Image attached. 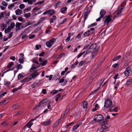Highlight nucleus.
Listing matches in <instances>:
<instances>
[{
	"instance_id": "1",
	"label": "nucleus",
	"mask_w": 132,
	"mask_h": 132,
	"mask_svg": "<svg viewBox=\"0 0 132 132\" xmlns=\"http://www.w3.org/2000/svg\"><path fill=\"white\" fill-rule=\"evenodd\" d=\"M97 47L96 43L93 44L89 47L88 49L86 51V53L87 54L90 52H92V57L94 58L97 55L99 51L98 48H97Z\"/></svg>"
},
{
	"instance_id": "2",
	"label": "nucleus",
	"mask_w": 132,
	"mask_h": 132,
	"mask_svg": "<svg viewBox=\"0 0 132 132\" xmlns=\"http://www.w3.org/2000/svg\"><path fill=\"white\" fill-rule=\"evenodd\" d=\"M103 117L101 114H98L96 115L94 118V121H96L100 124H102L104 123L105 121L103 120Z\"/></svg>"
},
{
	"instance_id": "3",
	"label": "nucleus",
	"mask_w": 132,
	"mask_h": 132,
	"mask_svg": "<svg viewBox=\"0 0 132 132\" xmlns=\"http://www.w3.org/2000/svg\"><path fill=\"white\" fill-rule=\"evenodd\" d=\"M113 106L112 105V102L111 100L110 99L106 100L104 103V107L106 108L109 107L113 108Z\"/></svg>"
},
{
	"instance_id": "4",
	"label": "nucleus",
	"mask_w": 132,
	"mask_h": 132,
	"mask_svg": "<svg viewBox=\"0 0 132 132\" xmlns=\"http://www.w3.org/2000/svg\"><path fill=\"white\" fill-rule=\"evenodd\" d=\"M123 9V8H122L120 6H119L118 7L117 10L115 12V13H116V14L113 17V19H114L115 18L121 15L122 11Z\"/></svg>"
},
{
	"instance_id": "5",
	"label": "nucleus",
	"mask_w": 132,
	"mask_h": 132,
	"mask_svg": "<svg viewBox=\"0 0 132 132\" xmlns=\"http://www.w3.org/2000/svg\"><path fill=\"white\" fill-rule=\"evenodd\" d=\"M102 125L101 128L105 131H106L109 130V127H110V125L106 122L105 121L104 123L102 124H100Z\"/></svg>"
},
{
	"instance_id": "6",
	"label": "nucleus",
	"mask_w": 132,
	"mask_h": 132,
	"mask_svg": "<svg viewBox=\"0 0 132 132\" xmlns=\"http://www.w3.org/2000/svg\"><path fill=\"white\" fill-rule=\"evenodd\" d=\"M56 39L55 38H52L49 41L46 42V45L47 47L49 48H51L54 43L55 42Z\"/></svg>"
},
{
	"instance_id": "7",
	"label": "nucleus",
	"mask_w": 132,
	"mask_h": 132,
	"mask_svg": "<svg viewBox=\"0 0 132 132\" xmlns=\"http://www.w3.org/2000/svg\"><path fill=\"white\" fill-rule=\"evenodd\" d=\"M112 17V15H108L104 17V23L105 24H106L107 25H108L109 23L112 21L111 18Z\"/></svg>"
},
{
	"instance_id": "8",
	"label": "nucleus",
	"mask_w": 132,
	"mask_h": 132,
	"mask_svg": "<svg viewBox=\"0 0 132 132\" xmlns=\"http://www.w3.org/2000/svg\"><path fill=\"white\" fill-rule=\"evenodd\" d=\"M39 75V73L37 72V70H36L34 72L31 74L30 76L32 77V78L34 79Z\"/></svg>"
},
{
	"instance_id": "9",
	"label": "nucleus",
	"mask_w": 132,
	"mask_h": 132,
	"mask_svg": "<svg viewBox=\"0 0 132 132\" xmlns=\"http://www.w3.org/2000/svg\"><path fill=\"white\" fill-rule=\"evenodd\" d=\"M51 124V120L50 119H48L46 121L43 122L42 123H41V125L45 126H46L48 125H50Z\"/></svg>"
},
{
	"instance_id": "10",
	"label": "nucleus",
	"mask_w": 132,
	"mask_h": 132,
	"mask_svg": "<svg viewBox=\"0 0 132 132\" xmlns=\"http://www.w3.org/2000/svg\"><path fill=\"white\" fill-rule=\"evenodd\" d=\"M22 24V23H21L17 22L16 23L15 26L16 27L15 30L16 31H18L20 29V27Z\"/></svg>"
},
{
	"instance_id": "11",
	"label": "nucleus",
	"mask_w": 132,
	"mask_h": 132,
	"mask_svg": "<svg viewBox=\"0 0 132 132\" xmlns=\"http://www.w3.org/2000/svg\"><path fill=\"white\" fill-rule=\"evenodd\" d=\"M48 102V101L47 99H45L41 101L39 103V105H38V107H39L40 105H45Z\"/></svg>"
},
{
	"instance_id": "12",
	"label": "nucleus",
	"mask_w": 132,
	"mask_h": 132,
	"mask_svg": "<svg viewBox=\"0 0 132 132\" xmlns=\"http://www.w3.org/2000/svg\"><path fill=\"white\" fill-rule=\"evenodd\" d=\"M89 31V30H87L84 33L83 35L84 37L88 36L91 35L92 34V32L91 33H90Z\"/></svg>"
},
{
	"instance_id": "13",
	"label": "nucleus",
	"mask_w": 132,
	"mask_h": 132,
	"mask_svg": "<svg viewBox=\"0 0 132 132\" xmlns=\"http://www.w3.org/2000/svg\"><path fill=\"white\" fill-rule=\"evenodd\" d=\"M31 79H32L31 78L26 77L24 79L21 80L20 81L22 83H23L24 82L29 81L31 80Z\"/></svg>"
},
{
	"instance_id": "14",
	"label": "nucleus",
	"mask_w": 132,
	"mask_h": 132,
	"mask_svg": "<svg viewBox=\"0 0 132 132\" xmlns=\"http://www.w3.org/2000/svg\"><path fill=\"white\" fill-rule=\"evenodd\" d=\"M106 13V12L105 11L104 9H102L101 11L100 14L101 15L100 16L102 18H103Z\"/></svg>"
},
{
	"instance_id": "15",
	"label": "nucleus",
	"mask_w": 132,
	"mask_h": 132,
	"mask_svg": "<svg viewBox=\"0 0 132 132\" xmlns=\"http://www.w3.org/2000/svg\"><path fill=\"white\" fill-rule=\"evenodd\" d=\"M67 7L66 6L63 7L61 9V12L63 14H65L67 12Z\"/></svg>"
},
{
	"instance_id": "16",
	"label": "nucleus",
	"mask_w": 132,
	"mask_h": 132,
	"mask_svg": "<svg viewBox=\"0 0 132 132\" xmlns=\"http://www.w3.org/2000/svg\"><path fill=\"white\" fill-rule=\"evenodd\" d=\"M49 10L48 15L52 16L55 14V12L53 10Z\"/></svg>"
},
{
	"instance_id": "17",
	"label": "nucleus",
	"mask_w": 132,
	"mask_h": 132,
	"mask_svg": "<svg viewBox=\"0 0 132 132\" xmlns=\"http://www.w3.org/2000/svg\"><path fill=\"white\" fill-rule=\"evenodd\" d=\"M56 18V17L55 15H54L50 19V22L51 23H53L54 22V20H55Z\"/></svg>"
},
{
	"instance_id": "18",
	"label": "nucleus",
	"mask_w": 132,
	"mask_h": 132,
	"mask_svg": "<svg viewBox=\"0 0 132 132\" xmlns=\"http://www.w3.org/2000/svg\"><path fill=\"white\" fill-rule=\"evenodd\" d=\"M15 13L17 15H19L21 14L22 12V11L19 9H18L15 11Z\"/></svg>"
},
{
	"instance_id": "19",
	"label": "nucleus",
	"mask_w": 132,
	"mask_h": 132,
	"mask_svg": "<svg viewBox=\"0 0 132 132\" xmlns=\"http://www.w3.org/2000/svg\"><path fill=\"white\" fill-rule=\"evenodd\" d=\"M132 79L127 80L126 82V84L127 85L130 86L132 84Z\"/></svg>"
},
{
	"instance_id": "20",
	"label": "nucleus",
	"mask_w": 132,
	"mask_h": 132,
	"mask_svg": "<svg viewBox=\"0 0 132 132\" xmlns=\"http://www.w3.org/2000/svg\"><path fill=\"white\" fill-rule=\"evenodd\" d=\"M4 84L5 86L8 87L9 86L10 84V82L9 81H7L6 80H4Z\"/></svg>"
},
{
	"instance_id": "21",
	"label": "nucleus",
	"mask_w": 132,
	"mask_h": 132,
	"mask_svg": "<svg viewBox=\"0 0 132 132\" xmlns=\"http://www.w3.org/2000/svg\"><path fill=\"white\" fill-rule=\"evenodd\" d=\"M15 26V24L14 23L12 22H11L10 26L9 27V28L11 29H13Z\"/></svg>"
},
{
	"instance_id": "22",
	"label": "nucleus",
	"mask_w": 132,
	"mask_h": 132,
	"mask_svg": "<svg viewBox=\"0 0 132 132\" xmlns=\"http://www.w3.org/2000/svg\"><path fill=\"white\" fill-rule=\"evenodd\" d=\"M1 29L3 31L7 27L6 25L4 23H2L1 25Z\"/></svg>"
},
{
	"instance_id": "23",
	"label": "nucleus",
	"mask_w": 132,
	"mask_h": 132,
	"mask_svg": "<svg viewBox=\"0 0 132 132\" xmlns=\"http://www.w3.org/2000/svg\"><path fill=\"white\" fill-rule=\"evenodd\" d=\"M24 58L23 57L21 56L19 60V62L20 63H22L24 62Z\"/></svg>"
},
{
	"instance_id": "24",
	"label": "nucleus",
	"mask_w": 132,
	"mask_h": 132,
	"mask_svg": "<svg viewBox=\"0 0 132 132\" xmlns=\"http://www.w3.org/2000/svg\"><path fill=\"white\" fill-rule=\"evenodd\" d=\"M14 65V63L13 62H9L7 65V68H10Z\"/></svg>"
},
{
	"instance_id": "25",
	"label": "nucleus",
	"mask_w": 132,
	"mask_h": 132,
	"mask_svg": "<svg viewBox=\"0 0 132 132\" xmlns=\"http://www.w3.org/2000/svg\"><path fill=\"white\" fill-rule=\"evenodd\" d=\"M33 123H31L30 121L27 123L24 127H27L28 128H29L32 125Z\"/></svg>"
},
{
	"instance_id": "26",
	"label": "nucleus",
	"mask_w": 132,
	"mask_h": 132,
	"mask_svg": "<svg viewBox=\"0 0 132 132\" xmlns=\"http://www.w3.org/2000/svg\"><path fill=\"white\" fill-rule=\"evenodd\" d=\"M87 105V103L86 101H84L83 104V106L84 109H86Z\"/></svg>"
},
{
	"instance_id": "27",
	"label": "nucleus",
	"mask_w": 132,
	"mask_h": 132,
	"mask_svg": "<svg viewBox=\"0 0 132 132\" xmlns=\"http://www.w3.org/2000/svg\"><path fill=\"white\" fill-rule=\"evenodd\" d=\"M21 87L19 86L18 88H15L12 90V92L13 93H15L16 91L20 89Z\"/></svg>"
},
{
	"instance_id": "28",
	"label": "nucleus",
	"mask_w": 132,
	"mask_h": 132,
	"mask_svg": "<svg viewBox=\"0 0 132 132\" xmlns=\"http://www.w3.org/2000/svg\"><path fill=\"white\" fill-rule=\"evenodd\" d=\"M61 95V94L60 93L56 95L55 98V100L56 101H57L58 100L59 97Z\"/></svg>"
},
{
	"instance_id": "29",
	"label": "nucleus",
	"mask_w": 132,
	"mask_h": 132,
	"mask_svg": "<svg viewBox=\"0 0 132 132\" xmlns=\"http://www.w3.org/2000/svg\"><path fill=\"white\" fill-rule=\"evenodd\" d=\"M71 33L70 32L69 33H68V37L67 38L65 39L66 42H68L70 40V37H71Z\"/></svg>"
},
{
	"instance_id": "30",
	"label": "nucleus",
	"mask_w": 132,
	"mask_h": 132,
	"mask_svg": "<svg viewBox=\"0 0 132 132\" xmlns=\"http://www.w3.org/2000/svg\"><path fill=\"white\" fill-rule=\"evenodd\" d=\"M121 56L120 55H119L117 57H114L113 59V61H117V60L121 58Z\"/></svg>"
},
{
	"instance_id": "31",
	"label": "nucleus",
	"mask_w": 132,
	"mask_h": 132,
	"mask_svg": "<svg viewBox=\"0 0 132 132\" xmlns=\"http://www.w3.org/2000/svg\"><path fill=\"white\" fill-rule=\"evenodd\" d=\"M67 21V19H66V18L64 19L62 22H61L60 23H58V26H60L61 24H64V23L66 22Z\"/></svg>"
},
{
	"instance_id": "32",
	"label": "nucleus",
	"mask_w": 132,
	"mask_h": 132,
	"mask_svg": "<svg viewBox=\"0 0 132 132\" xmlns=\"http://www.w3.org/2000/svg\"><path fill=\"white\" fill-rule=\"evenodd\" d=\"M38 83L34 82L31 85V87L32 88H34L35 87L37 86L38 85Z\"/></svg>"
},
{
	"instance_id": "33",
	"label": "nucleus",
	"mask_w": 132,
	"mask_h": 132,
	"mask_svg": "<svg viewBox=\"0 0 132 132\" xmlns=\"http://www.w3.org/2000/svg\"><path fill=\"white\" fill-rule=\"evenodd\" d=\"M11 29L8 27L5 30V32L6 33H8L11 31Z\"/></svg>"
},
{
	"instance_id": "34",
	"label": "nucleus",
	"mask_w": 132,
	"mask_h": 132,
	"mask_svg": "<svg viewBox=\"0 0 132 132\" xmlns=\"http://www.w3.org/2000/svg\"><path fill=\"white\" fill-rule=\"evenodd\" d=\"M58 92V90L54 89L51 92V93L53 94H54L57 93Z\"/></svg>"
},
{
	"instance_id": "35",
	"label": "nucleus",
	"mask_w": 132,
	"mask_h": 132,
	"mask_svg": "<svg viewBox=\"0 0 132 132\" xmlns=\"http://www.w3.org/2000/svg\"><path fill=\"white\" fill-rule=\"evenodd\" d=\"M47 62L48 61L46 60L43 61L42 63H40V64H41L42 66H44L47 64Z\"/></svg>"
},
{
	"instance_id": "36",
	"label": "nucleus",
	"mask_w": 132,
	"mask_h": 132,
	"mask_svg": "<svg viewBox=\"0 0 132 132\" xmlns=\"http://www.w3.org/2000/svg\"><path fill=\"white\" fill-rule=\"evenodd\" d=\"M88 13L87 12H85L84 13V18L85 19L84 21L87 18V17L88 15Z\"/></svg>"
},
{
	"instance_id": "37",
	"label": "nucleus",
	"mask_w": 132,
	"mask_h": 132,
	"mask_svg": "<svg viewBox=\"0 0 132 132\" xmlns=\"http://www.w3.org/2000/svg\"><path fill=\"white\" fill-rule=\"evenodd\" d=\"M18 70L21 69L22 68V66L21 64H18L16 66Z\"/></svg>"
},
{
	"instance_id": "38",
	"label": "nucleus",
	"mask_w": 132,
	"mask_h": 132,
	"mask_svg": "<svg viewBox=\"0 0 132 132\" xmlns=\"http://www.w3.org/2000/svg\"><path fill=\"white\" fill-rule=\"evenodd\" d=\"M60 122L58 121H57L53 125V128H55L56 126H57L60 123Z\"/></svg>"
},
{
	"instance_id": "39",
	"label": "nucleus",
	"mask_w": 132,
	"mask_h": 132,
	"mask_svg": "<svg viewBox=\"0 0 132 132\" xmlns=\"http://www.w3.org/2000/svg\"><path fill=\"white\" fill-rule=\"evenodd\" d=\"M70 110V109L69 108H68L67 110L64 111L63 113L64 115L66 116L67 115L68 113L69 112Z\"/></svg>"
},
{
	"instance_id": "40",
	"label": "nucleus",
	"mask_w": 132,
	"mask_h": 132,
	"mask_svg": "<svg viewBox=\"0 0 132 132\" xmlns=\"http://www.w3.org/2000/svg\"><path fill=\"white\" fill-rule=\"evenodd\" d=\"M31 14L30 13L25 14H24V16L26 18H29Z\"/></svg>"
},
{
	"instance_id": "41",
	"label": "nucleus",
	"mask_w": 132,
	"mask_h": 132,
	"mask_svg": "<svg viewBox=\"0 0 132 132\" xmlns=\"http://www.w3.org/2000/svg\"><path fill=\"white\" fill-rule=\"evenodd\" d=\"M78 127V126L77 125H74L73 127L72 130L73 131L75 130Z\"/></svg>"
},
{
	"instance_id": "42",
	"label": "nucleus",
	"mask_w": 132,
	"mask_h": 132,
	"mask_svg": "<svg viewBox=\"0 0 132 132\" xmlns=\"http://www.w3.org/2000/svg\"><path fill=\"white\" fill-rule=\"evenodd\" d=\"M23 77V76L21 73H20L18 76V78L19 79H20Z\"/></svg>"
},
{
	"instance_id": "43",
	"label": "nucleus",
	"mask_w": 132,
	"mask_h": 132,
	"mask_svg": "<svg viewBox=\"0 0 132 132\" xmlns=\"http://www.w3.org/2000/svg\"><path fill=\"white\" fill-rule=\"evenodd\" d=\"M61 2L60 1H58L57 2L56 4L54 5V6L55 8H56L57 6L59 5L61 3Z\"/></svg>"
},
{
	"instance_id": "44",
	"label": "nucleus",
	"mask_w": 132,
	"mask_h": 132,
	"mask_svg": "<svg viewBox=\"0 0 132 132\" xmlns=\"http://www.w3.org/2000/svg\"><path fill=\"white\" fill-rule=\"evenodd\" d=\"M73 122H72L69 123L65 127L66 128H68L69 126L72 125H73Z\"/></svg>"
},
{
	"instance_id": "45",
	"label": "nucleus",
	"mask_w": 132,
	"mask_h": 132,
	"mask_svg": "<svg viewBox=\"0 0 132 132\" xmlns=\"http://www.w3.org/2000/svg\"><path fill=\"white\" fill-rule=\"evenodd\" d=\"M25 7V5H24V4H21L19 6V8L20 9H24V8Z\"/></svg>"
},
{
	"instance_id": "46",
	"label": "nucleus",
	"mask_w": 132,
	"mask_h": 132,
	"mask_svg": "<svg viewBox=\"0 0 132 132\" xmlns=\"http://www.w3.org/2000/svg\"><path fill=\"white\" fill-rule=\"evenodd\" d=\"M97 24V23H92L91 24H90L88 26V28H89L91 27H92L93 26H95Z\"/></svg>"
},
{
	"instance_id": "47",
	"label": "nucleus",
	"mask_w": 132,
	"mask_h": 132,
	"mask_svg": "<svg viewBox=\"0 0 132 132\" xmlns=\"http://www.w3.org/2000/svg\"><path fill=\"white\" fill-rule=\"evenodd\" d=\"M31 10V7H29V8L25 9L24 10V12L25 13L27 12H28L29 11H30Z\"/></svg>"
},
{
	"instance_id": "48",
	"label": "nucleus",
	"mask_w": 132,
	"mask_h": 132,
	"mask_svg": "<svg viewBox=\"0 0 132 132\" xmlns=\"http://www.w3.org/2000/svg\"><path fill=\"white\" fill-rule=\"evenodd\" d=\"M22 111H19L17 113L15 114V115L14 116H13L14 117H15L16 116H17V115H18L20 114L21 113H22Z\"/></svg>"
},
{
	"instance_id": "49",
	"label": "nucleus",
	"mask_w": 132,
	"mask_h": 132,
	"mask_svg": "<svg viewBox=\"0 0 132 132\" xmlns=\"http://www.w3.org/2000/svg\"><path fill=\"white\" fill-rule=\"evenodd\" d=\"M35 37V35H29V38L30 39H32L34 38Z\"/></svg>"
},
{
	"instance_id": "50",
	"label": "nucleus",
	"mask_w": 132,
	"mask_h": 132,
	"mask_svg": "<svg viewBox=\"0 0 132 132\" xmlns=\"http://www.w3.org/2000/svg\"><path fill=\"white\" fill-rule=\"evenodd\" d=\"M41 47V46L40 45H36L35 46L37 50H39Z\"/></svg>"
},
{
	"instance_id": "51",
	"label": "nucleus",
	"mask_w": 132,
	"mask_h": 132,
	"mask_svg": "<svg viewBox=\"0 0 132 132\" xmlns=\"http://www.w3.org/2000/svg\"><path fill=\"white\" fill-rule=\"evenodd\" d=\"M33 62L35 63L36 64H39V63L38 62L37 60H36L34 58L32 60Z\"/></svg>"
},
{
	"instance_id": "52",
	"label": "nucleus",
	"mask_w": 132,
	"mask_h": 132,
	"mask_svg": "<svg viewBox=\"0 0 132 132\" xmlns=\"http://www.w3.org/2000/svg\"><path fill=\"white\" fill-rule=\"evenodd\" d=\"M2 4L3 6H6L7 5L8 3L5 1H3L2 2Z\"/></svg>"
},
{
	"instance_id": "53",
	"label": "nucleus",
	"mask_w": 132,
	"mask_h": 132,
	"mask_svg": "<svg viewBox=\"0 0 132 132\" xmlns=\"http://www.w3.org/2000/svg\"><path fill=\"white\" fill-rule=\"evenodd\" d=\"M14 6L13 5V4H12L10 5H9L8 6V8L10 9H11L14 7Z\"/></svg>"
},
{
	"instance_id": "54",
	"label": "nucleus",
	"mask_w": 132,
	"mask_h": 132,
	"mask_svg": "<svg viewBox=\"0 0 132 132\" xmlns=\"http://www.w3.org/2000/svg\"><path fill=\"white\" fill-rule=\"evenodd\" d=\"M126 3L124 1L121 5L120 6H120L122 8L126 4Z\"/></svg>"
},
{
	"instance_id": "55",
	"label": "nucleus",
	"mask_w": 132,
	"mask_h": 132,
	"mask_svg": "<svg viewBox=\"0 0 132 132\" xmlns=\"http://www.w3.org/2000/svg\"><path fill=\"white\" fill-rule=\"evenodd\" d=\"M94 29L93 28H90V29L89 30H89V32L90 33H91L92 32H93L94 31Z\"/></svg>"
},
{
	"instance_id": "56",
	"label": "nucleus",
	"mask_w": 132,
	"mask_h": 132,
	"mask_svg": "<svg viewBox=\"0 0 132 132\" xmlns=\"http://www.w3.org/2000/svg\"><path fill=\"white\" fill-rule=\"evenodd\" d=\"M124 73L125 75L126 76H128L129 75V72H128L125 71L124 72Z\"/></svg>"
},
{
	"instance_id": "57",
	"label": "nucleus",
	"mask_w": 132,
	"mask_h": 132,
	"mask_svg": "<svg viewBox=\"0 0 132 132\" xmlns=\"http://www.w3.org/2000/svg\"><path fill=\"white\" fill-rule=\"evenodd\" d=\"M64 54L61 53L56 58L57 59H58L60 58H61L62 57V56L63 55H64Z\"/></svg>"
},
{
	"instance_id": "58",
	"label": "nucleus",
	"mask_w": 132,
	"mask_h": 132,
	"mask_svg": "<svg viewBox=\"0 0 132 132\" xmlns=\"http://www.w3.org/2000/svg\"><path fill=\"white\" fill-rule=\"evenodd\" d=\"M44 2V1H39L37 3H36L35 4L36 5L39 4H41L43 3V2Z\"/></svg>"
},
{
	"instance_id": "59",
	"label": "nucleus",
	"mask_w": 132,
	"mask_h": 132,
	"mask_svg": "<svg viewBox=\"0 0 132 132\" xmlns=\"http://www.w3.org/2000/svg\"><path fill=\"white\" fill-rule=\"evenodd\" d=\"M131 70V68L129 67H128L126 68L125 71L127 72H130V71Z\"/></svg>"
},
{
	"instance_id": "60",
	"label": "nucleus",
	"mask_w": 132,
	"mask_h": 132,
	"mask_svg": "<svg viewBox=\"0 0 132 132\" xmlns=\"http://www.w3.org/2000/svg\"><path fill=\"white\" fill-rule=\"evenodd\" d=\"M45 53V52H42L39 54V56H44V54Z\"/></svg>"
},
{
	"instance_id": "61",
	"label": "nucleus",
	"mask_w": 132,
	"mask_h": 132,
	"mask_svg": "<svg viewBox=\"0 0 132 132\" xmlns=\"http://www.w3.org/2000/svg\"><path fill=\"white\" fill-rule=\"evenodd\" d=\"M64 77H63L62 78H61V79L59 81V83H61L63 82H64Z\"/></svg>"
},
{
	"instance_id": "62",
	"label": "nucleus",
	"mask_w": 132,
	"mask_h": 132,
	"mask_svg": "<svg viewBox=\"0 0 132 132\" xmlns=\"http://www.w3.org/2000/svg\"><path fill=\"white\" fill-rule=\"evenodd\" d=\"M4 17V13L3 12H2L0 15V19Z\"/></svg>"
},
{
	"instance_id": "63",
	"label": "nucleus",
	"mask_w": 132,
	"mask_h": 132,
	"mask_svg": "<svg viewBox=\"0 0 132 132\" xmlns=\"http://www.w3.org/2000/svg\"><path fill=\"white\" fill-rule=\"evenodd\" d=\"M118 64L117 63L116 64H114L113 65V67L114 68H117V67H118Z\"/></svg>"
},
{
	"instance_id": "64",
	"label": "nucleus",
	"mask_w": 132,
	"mask_h": 132,
	"mask_svg": "<svg viewBox=\"0 0 132 132\" xmlns=\"http://www.w3.org/2000/svg\"><path fill=\"white\" fill-rule=\"evenodd\" d=\"M81 37V34H79L77 35L76 37L75 38L76 39H79Z\"/></svg>"
}]
</instances>
